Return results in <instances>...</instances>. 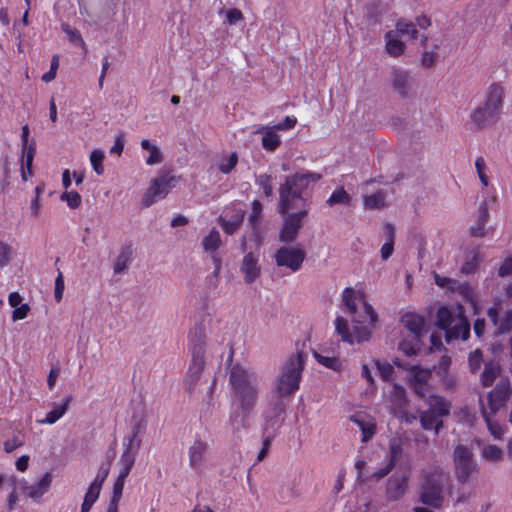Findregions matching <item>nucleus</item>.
Instances as JSON below:
<instances>
[{
    "mask_svg": "<svg viewBox=\"0 0 512 512\" xmlns=\"http://www.w3.org/2000/svg\"><path fill=\"white\" fill-rule=\"evenodd\" d=\"M344 311L348 318L338 316L335 319V331L341 340L350 345L370 340L378 315L366 301L364 295L353 288L342 293Z\"/></svg>",
    "mask_w": 512,
    "mask_h": 512,
    "instance_id": "nucleus-1",
    "label": "nucleus"
},
{
    "mask_svg": "<svg viewBox=\"0 0 512 512\" xmlns=\"http://www.w3.org/2000/svg\"><path fill=\"white\" fill-rule=\"evenodd\" d=\"M229 382L233 403L237 406L229 416V424L234 431H240L249 426V415L260 395L259 382L254 372L241 366H234L231 369Z\"/></svg>",
    "mask_w": 512,
    "mask_h": 512,
    "instance_id": "nucleus-2",
    "label": "nucleus"
},
{
    "mask_svg": "<svg viewBox=\"0 0 512 512\" xmlns=\"http://www.w3.org/2000/svg\"><path fill=\"white\" fill-rule=\"evenodd\" d=\"M322 175L312 171H301L286 178L285 183L280 186L279 211L281 214L287 213L296 208H304V199L301 194L309 188L310 185L321 179Z\"/></svg>",
    "mask_w": 512,
    "mask_h": 512,
    "instance_id": "nucleus-3",
    "label": "nucleus"
},
{
    "mask_svg": "<svg viewBox=\"0 0 512 512\" xmlns=\"http://www.w3.org/2000/svg\"><path fill=\"white\" fill-rule=\"evenodd\" d=\"M304 359L302 354L291 356L280 370L275 379L273 390L269 394L271 401H285L300 387Z\"/></svg>",
    "mask_w": 512,
    "mask_h": 512,
    "instance_id": "nucleus-4",
    "label": "nucleus"
},
{
    "mask_svg": "<svg viewBox=\"0 0 512 512\" xmlns=\"http://www.w3.org/2000/svg\"><path fill=\"white\" fill-rule=\"evenodd\" d=\"M505 87L500 83L490 84L484 94L482 102L471 112L472 122L479 127L494 124L500 117L504 106Z\"/></svg>",
    "mask_w": 512,
    "mask_h": 512,
    "instance_id": "nucleus-5",
    "label": "nucleus"
},
{
    "mask_svg": "<svg viewBox=\"0 0 512 512\" xmlns=\"http://www.w3.org/2000/svg\"><path fill=\"white\" fill-rule=\"evenodd\" d=\"M438 326L445 330L447 341L461 338L467 340L470 334V326L464 316L461 305L454 307H440L437 311Z\"/></svg>",
    "mask_w": 512,
    "mask_h": 512,
    "instance_id": "nucleus-6",
    "label": "nucleus"
},
{
    "mask_svg": "<svg viewBox=\"0 0 512 512\" xmlns=\"http://www.w3.org/2000/svg\"><path fill=\"white\" fill-rule=\"evenodd\" d=\"M195 337L196 334L194 335L193 332H190L189 340L192 361L183 380L185 388L189 393H194L205 378V345L201 337L199 339H195Z\"/></svg>",
    "mask_w": 512,
    "mask_h": 512,
    "instance_id": "nucleus-7",
    "label": "nucleus"
},
{
    "mask_svg": "<svg viewBox=\"0 0 512 512\" xmlns=\"http://www.w3.org/2000/svg\"><path fill=\"white\" fill-rule=\"evenodd\" d=\"M449 483V474L443 470L430 473L423 485L422 502L434 508H439L444 500L443 489Z\"/></svg>",
    "mask_w": 512,
    "mask_h": 512,
    "instance_id": "nucleus-8",
    "label": "nucleus"
},
{
    "mask_svg": "<svg viewBox=\"0 0 512 512\" xmlns=\"http://www.w3.org/2000/svg\"><path fill=\"white\" fill-rule=\"evenodd\" d=\"M52 482L53 474L51 472H45L33 483H29L25 478H18L15 475L7 478L9 487H19V491L34 502L41 501L42 497L50 490Z\"/></svg>",
    "mask_w": 512,
    "mask_h": 512,
    "instance_id": "nucleus-9",
    "label": "nucleus"
},
{
    "mask_svg": "<svg viewBox=\"0 0 512 512\" xmlns=\"http://www.w3.org/2000/svg\"><path fill=\"white\" fill-rule=\"evenodd\" d=\"M455 474L460 482H467L477 472V464L473 461L472 452L459 445L454 450Z\"/></svg>",
    "mask_w": 512,
    "mask_h": 512,
    "instance_id": "nucleus-10",
    "label": "nucleus"
},
{
    "mask_svg": "<svg viewBox=\"0 0 512 512\" xmlns=\"http://www.w3.org/2000/svg\"><path fill=\"white\" fill-rule=\"evenodd\" d=\"M176 178L165 174L154 178L143 196V205L151 206L153 203L164 199L174 186Z\"/></svg>",
    "mask_w": 512,
    "mask_h": 512,
    "instance_id": "nucleus-11",
    "label": "nucleus"
},
{
    "mask_svg": "<svg viewBox=\"0 0 512 512\" xmlns=\"http://www.w3.org/2000/svg\"><path fill=\"white\" fill-rule=\"evenodd\" d=\"M30 130L28 125H24L21 129V160L20 170L23 181L32 175V162L36 153V143L29 140Z\"/></svg>",
    "mask_w": 512,
    "mask_h": 512,
    "instance_id": "nucleus-12",
    "label": "nucleus"
},
{
    "mask_svg": "<svg viewBox=\"0 0 512 512\" xmlns=\"http://www.w3.org/2000/svg\"><path fill=\"white\" fill-rule=\"evenodd\" d=\"M305 256V251L298 246H284L277 250L275 261L278 266L297 272L302 267Z\"/></svg>",
    "mask_w": 512,
    "mask_h": 512,
    "instance_id": "nucleus-13",
    "label": "nucleus"
},
{
    "mask_svg": "<svg viewBox=\"0 0 512 512\" xmlns=\"http://www.w3.org/2000/svg\"><path fill=\"white\" fill-rule=\"evenodd\" d=\"M290 211L284 213L283 227L280 232V241L292 242L296 239L300 228L302 227V220L306 217L308 211L305 208H300V211L289 214Z\"/></svg>",
    "mask_w": 512,
    "mask_h": 512,
    "instance_id": "nucleus-14",
    "label": "nucleus"
},
{
    "mask_svg": "<svg viewBox=\"0 0 512 512\" xmlns=\"http://www.w3.org/2000/svg\"><path fill=\"white\" fill-rule=\"evenodd\" d=\"M285 402L283 401H271L269 398V407L263 413V431L264 435H272L275 430L279 428L283 421V414L285 412Z\"/></svg>",
    "mask_w": 512,
    "mask_h": 512,
    "instance_id": "nucleus-15",
    "label": "nucleus"
},
{
    "mask_svg": "<svg viewBox=\"0 0 512 512\" xmlns=\"http://www.w3.org/2000/svg\"><path fill=\"white\" fill-rule=\"evenodd\" d=\"M146 426L147 420L145 417L134 416L131 424V430L124 437L122 447L139 452L142 446V437L146 431Z\"/></svg>",
    "mask_w": 512,
    "mask_h": 512,
    "instance_id": "nucleus-16",
    "label": "nucleus"
},
{
    "mask_svg": "<svg viewBox=\"0 0 512 512\" xmlns=\"http://www.w3.org/2000/svg\"><path fill=\"white\" fill-rule=\"evenodd\" d=\"M430 377L431 371L429 369L420 366H411L407 369L408 382L415 393L421 397H424L427 392Z\"/></svg>",
    "mask_w": 512,
    "mask_h": 512,
    "instance_id": "nucleus-17",
    "label": "nucleus"
},
{
    "mask_svg": "<svg viewBox=\"0 0 512 512\" xmlns=\"http://www.w3.org/2000/svg\"><path fill=\"white\" fill-rule=\"evenodd\" d=\"M209 445L201 438H195L188 448L189 465L193 470L199 471L203 468L208 458Z\"/></svg>",
    "mask_w": 512,
    "mask_h": 512,
    "instance_id": "nucleus-18",
    "label": "nucleus"
},
{
    "mask_svg": "<svg viewBox=\"0 0 512 512\" xmlns=\"http://www.w3.org/2000/svg\"><path fill=\"white\" fill-rule=\"evenodd\" d=\"M349 419L360 429L362 442H368L373 438L377 429L376 420L373 416L364 412H358L351 415Z\"/></svg>",
    "mask_w": 512,
    "mask_h": 512,
    "instance_id": "nucleus-19",
    "label": "nucleus"
},
{
    "mask_svg": "<svg viewBox=\"0 0 512 512\" xmlns=\"http://www.w3.org/2000/svg\"><path fill=\"white\" fill-rule=\"evenodd\" d=\"M240 272L246 284H251L256 281L261 274L259 256L253 252L247 253L241 261Z\"/></svg>",
    "mask_w": 512,
    "mask_h": 512,
    "instance_id": "nucleus-20",
    "label": "nucleus"
},
{
    "mask_svg": "<svg viewBox=\"0 0 512 512\" xmlns=\"http://www.w3.org/2000/svg\"><path fill=\"white\" fill-rule=\"evenodd\" d=\"M385 52L394 58H398L404 55L406 51V44L402 40V37L397 34L394 30L388 31L385 36Z\"/></svg>",
    "mask_w": 512,
    "mask_h": 512,
    "instance_id": "nucleus-21",
    "label": "nucleus"
},
{
    "mask_svg": "<svg viewBox=\"0 0 512 512\" xmlns=\"http://www.w3.org/2000/svg\"><path fill=\"white\" fill-rule=\"evenodd\" d=\"M256 133L262 135L261 144L266 151H275L281 144V137L275 126H261Z\"/></svg>",
    "mask_w": 512,
    "mask_h": 512,
    "instance_id": "nucleus-22",
    "label": "nucleus"
},
{
    "mask_svg": "<svg viewBox=\"0 0 512 512\" xmlns=\"http://www.w3.org/2000/svg\"><path fill=\"white\" fill-rule=\"evenodd\" d=\"M401 322L411 336L422 337L426 333L424 318L419 314L407 312L402 316Z\"/></svg>",
    "mask_w": 512,
    "mask_h": 512,
    "instance_id": "nucleus-23",
    "label": "nucleus"
},
{
    "mask_svg": "<svg viewBox=\"0 0 512 512\" xmlns=\"http://www.w3.org/2000/svg\"><path fill=\"white\" fill-rule=\"evenodd\" d=\"M139 452L129 450L122 447V452L118 460V476L119 478L126 479L130 474Z\"/></svg>",
    "mask_w": 512,
    "mask_h": 512,
    "instance_id": "nucleus-24",
    "label": "nucleus"
},
{
    "mask_svg": "<svg viewBox=\"0 0 512 512\" xmlns=\"http://www.w3.org/2000/svg\"><path fill=\"white\" fill-rule=\"evenodd\" d=\"M140 145L142 150L146 151L148 154L145 158L146 165L153 166L163 162V153L155 141L142 139Z\"/></svg>",
    "mask_w": 512,
    "mask_h": 512,
    "instance_id": "nucleus-25",
    "label": "nucleus"
},
{
    "mask_svg": "<svg viewBox=\"0 0 512 512\" xmlns=\"http://www.w3.org/2000/svg\"><path fill=\"white\" fill-rule=\"evenodd\" d=\"M9 305L14 309L12 313L13 321H19L27 317L30 307L22 303V297L17 292H12L8 298Z\"/></svg>",
    "mask_w": 512,
    "mask_h": 512,
    "instance_id": "nucleus-26",
    "label": "nucleus"
},
{
    "mask_svg": "<svg viewBox=\"0 0 512 512\" xmlns=\"http://www.w3.org/2000/svg\"><path fill=\"white\" fill-rule=\"evenodd\" d=\"M499 310L497 307L488 310V316L500 332L512 331V311H506L502 317L498 318Z\"/></svg>",
    "mask_w": 512,
    "mask_h": 512,
    "instance_id": "nucleus-27",
    "label": "nucleus"
},
{
    "mask_svg": "<svg viewBox=\"0 0 512 512\" xmlns=\"http://www.w3.org/2000/svg\"><path fill=\"white\" fill-rule=\"evenodd\" d=\"M238 163L236 152H226L218 155L214 160V166L224 174H229Z\"/></svg>",
    "mask_w": 512,
    "mask_h": 512,
    "instance_id": "nucleus-28",
    "label": "nucleus"
},
{
    "mask_svg": "<svg viewBox=\"0 0 512 512\" xmlns=\"http://www.w3.org/2000/svg\"><path fill=\"white\" fill-rule=\"evenodd\" d=\"M71 398L67 397L63 403L56 405L50 412L47 413L43 419H37V423L40 425H52L61 419L68 410Z\"/></svg>",
    "mask_w": 512,
    "mask_h": 512,
    "instance_id": "nucleus-29",
    "label": "nucleus"
},
{
    "mask_svg": "<svg viewBox=\"0 0 512 512\" xmlns=\"http://www.w3.org/2000/svg\"><path fill=\"white\" fill-rule=\"evenodd\" d=\"M244 218V211L242 209H237L235 213L228 218L227 213L225 215L220 216L219 222L223 228V230L227 234L234 233L241 225Z\"/></svg>",
    "mask_w": 512,
    "mask_h": 512,
    "instance_id": "nucleus-30",
    "label": "nucleus"
},
{
    "mask_svg": "<svg viewBox=\"0 0 512 512\" xmlns=\"http://www.w3.org/2000/svg\"><path fill=\"white\" fill-rule=\"evenodd\" d=\"M440 418L441 417L437 416V414L434 413L431 409H428L421 414L420 422L425 430L434 429L435 433L438 434L443 425Z\"/></svg>",
    "mask_w": 512,
    "mask_h": 512,
    "instance_id": "nucleus-31",
    "label": "nucleus"
},
{
    "mask_svg": "<svg viewBox=\"0 0 512 512\" xmlns=\"http://www.w3.org/2000/svg\"><path fill=\"white\" fill-rule=\"evenodd\" d=\"M313 357L315 360L321 364L322 366L331 369L333 371H340L342 369V362L339 357L330 355L328 353H322V352H313Z\"/></svg>",
    "mask_w": 512,
    "mask_h": 512,
    "instance_id": "nucleus-32",
    "label": "nucleus"
},
{
    "mask_svg": "<svg viewBox=\"0 0 512 512\" xmlns=\"http://www.w3.org/2000/svg\"><path fill=\"white\" fill-rule=\"evenodd\" d=\"M389 397L391 401V410L394 414L405 405V390L402 386L393 384L389 390Z\"/></svg>",
    "mask_w": 512,
    "mask_h": 512,
    "instance_id": "nucleus-33",
    "label": "nucleus"
},
{
    "mask_svg": "<svg viewBox=\"0 0 512 512\" xmlns=\"http://www.w3.org/2000/svg\"><path fill=\"white\" fill-rule=\"evenodd\" d=\"M392 81L394 87L402 94L408 92L413 82L409 73L402 70L394 71Z\"/></svg>",
    "mask_w": 512,
    "mask_h": 512,
    "instance_id": "nucleus-34",
    "label": "nucleus"
},
{
    "mask_svg": "<svg viewBox=\"0 0 512 512\" xmlns=\"http://www.w3.org/2000/svg\"><path fill=\"white\" fill-rule=\"evenodd\" d=\"M407 478L406 477H395L391 478L388 482L387 493L392 499L400 498L406 490Z\"/></svg>",
    "mask_w": 512,
    "mask_h": 512,
    "instance_id": "nucleus-35",
    "label": "nucleus"
},
{
    "mask_svg": "<svg viewBox=\"0 0 512 512\" xmlns=\"http://www.w3.org/2000/svg\"><path fill=\"white\" fill-rule=\"evenodd\" d=\"M429 409L439 417L449 414L451 405L448 401L440 396H430L428 400Z\"/></svg>",
    "mask_w": 512,
    "mask_h": 512,
    "instance_id": "nucleus-36",
    "label": "nucleus"
},
{
    "mask_svg": "<svg viewBox=\"0 0 512 512\" xmlns=\"http://www.w3.org/2000/svg\"><path fill=\"white\" fill-rule=\"evenodd\" d=\"M421 338L410 334L399 343V349L407 356L415 355L420 349Z\"/></svg>",
    "mask_w": 512,
    "mask_h": 512,
    "instance_id": "nucleus-37",
    "label": "nucleus"
},
{
    "mask_svg": "<svg viewBox=\"0 0 512 512\" xmlns=\"http://www.w3.org/2000/svg\"><path fill=\"white\" fill-rule=\"evenodd\" d=\"M433 277H434L435 284L439 288H441L447 292H456V291H460L463 289L462 284L459 283L458 281H456L455 279L441 276L437 273H434Z\"/></svg>",
    "mask_w": 512,
    "mask_h": 512,
    "instance_id": "nucleus-38",
    "label": "nucleus"
},
{
    "mask_svg": "<svg viewBox=\"0 0 512 512\" xmlns=\"http://www.w3.org/2000/svg\"><path fill=\"white\" fill-rule=\"evenodd\" d=\"M385 229V234H386V242L382 245L381 247V258L383 260H387L393 253V250H394V235H395V231H394V227L387 223L384 227Z\"/></svg>",
    "mask_w": 512,
    "mask_h": 512,
    "instance_id": "nucleus-39",
    "label": "nucleus"
},
{
    "mask_svg": "<svg viewBox=\"0 0 512 512\" xmlns=\"http://www.w3.org/2000/svg\"><path fill=\"white\" fill-rule=\"evenodd\" d=\"M395 32L401 37L407 36L410 39H416L418 37V30L413 22L406 20H398L395 25Z\"/></svg>",
    "mask_w": 512,
    "mask_h": 512,
    "instance_id": "nucleus-40",
    "label": "nucleus"
},
{
    "mask_svg": "<svg viewBox=\"0 0 512 512\" xmlns=\"http://www.w3.org/2000/svg\"><path fill=\"white\" fill-rule=\"evenodd\" d=\"M351 203V196L344 190L343 187H339L333 191L331 196L327 200V204L330 206L341 204L348 206Z\"/></svg>",
    "mask_w": 512,
    "mask_h": 512,
    "instance_id": "nucleus-41",
    "label": "nucleus"
},
{
    "mask_svg": "<svg viewBox=\"0 0 512 512\" xmlns=\"http://www.w3.org/2000/svg\"><path fill=\"white\" fill-rule=\"evenodd\" d=\"M202 245L205 251L213 252L221 245L220 233L216 229H212L207 236L202 240Z\"/></svg>",
    "mask_w": 512,
    "mask_h": 512,
    "instance_id": "nucleus-42",
    "label": "nucleus"
},
{
    "mask_svg": "<svg viewBox=\"0 0 512 512\" xmlns=\"http://www.w3.org/2000/svg\"><path fill=\"white\" fill-rule=\"evenodd\" d=\"M487 403L489 406L488 411L491 414L495 413L497 410H499L505 403V397L502 393V391L499 390H493L491 391L487 396Z\"/></svg>",
    "mask_w": 512,
    "mask_h": 512,
    "instance_id": "nucleus-43",
    "label": "nucleus"
},
{
    "mask_svg": "<svg viewBox=\"0 0 512 512\" xmlns=\"http://www.w3.org/2000/svg\"><path fill=\"white\" fill-rule=\"evenodd\" d=\"M500 371L499 365L496 363H487L485 365L484 371L481 375V382L484 386H490L493 384L496 379L498 373Z\"/></svg>",
    "mask_w": 512,
    "mask_h": 512,
    "instance_id": "nucleus-44",
    "label": "nucleus"
},
{
    "mask_svg": "<svg viewBox=\"0 0 512 512\" xmlns=\"http://www.w3.org/2000/svg\"><path fill=\"white\" fill-rule=\"evenodd\" d=\"M105 158V153L101 149H94L90 153V163L97 175H102L104 173L103 160Z\"/></svg>",
    "mask_w": 512,
    "mask_h": 512,
    "instance_id": "nucleus-45",
    "label": "nucleus"
},
{
    "mask_svg": "<svg viewBox=\"0 0 512 512\" xmlns=\"http://www.w3.org/2000/svg\"><path fill=\"white\" fill-rule=\"evenodd\" d=\"M482 414H483V417L485 418L487 427H488L491 435L495 439H500L504 434L503 428L497 422H495L491 419V417H490L491 415L488 412L487 407H485L484 405H482Z\"/></svg>",
    "mask_w": 512,
    "mask_h": 512,
    "instance_id": "nucleus-46",
    "label": "nucleus"
},
{
    "mask_svg": "<svg viewBox=\"0 0 512 512\" xmlns=\"http://www.w3.org/2000/svg\"><path fill=\"white\" fill-rule=\"evenodd\" d=\"M364 205L365 208L369 210L383 208L385 205V195L382 192H376L374 194L365 196Z\"/></svg>",
    "mask_w": 512,
    "mask_h": 512,
    "instance_id": "nucleus-47",
    "label": "nucleus"
},
{
    "mask_svg": "<svg viewBox=\"0 0 512 512\" xmlns=\"http://www.w3.org/2000/svg\"><path fill=\"white\" fill-rule=\"evenodd\" d=\"M130 263H131V252L128 250L121 251L114 262V267H113L114 272L116 274L123 273L129 267Z\"/></svg>",
    "mask_w": 512,
    "mask_h": 512,
    "instance_id": "nucleus-48",
    "label": "nucleus"
},
{
    "mask_svg": "<svg viewBox=\"0 0 512 512\" xmlns=\"http://www.w3.org/2000/svg\"><path fill=\"white\" fill-rule=\"evenodd\" d=\"M475 168L481 184L487 187L490 184L489 168L482 157H478L475 161Z\"/></svg>",
    "mask_w": 512,
    "mask_h": 512,
    "instance_id": "nucleus-49",
    "label": "nucleus"
},
{
    "mask_svg": "<svg viewBox=\"0 0 512 512\" xmlns=\"http://www.w3.org/2000/svg\"><path fill=\"white\" fill-rule=\"evenodd\" d=\"M60 199L64 202H66L67 206L70 209H77L80 207L82 203V198L80 194L77 191L74 190H66L62 195L60 196Z\"/></svg>",
    "mask_w": 512,
    "mask_h": 512,
    "instance_id": "nucleus-50",
    "label": "nucleus"
},
{
    "mask_svg": "<svg viewBox=\"0 0 512 512\" xmlns=\"http://www.w3.org/2000/svg\"><path fill=\"white\" fill-rule=\"evenodd\" d=\"M62 30L67 35L70 42L80 47L85 46V42L76 28L71 27L69 24H62Z\"/></svg>",
    "mask_w": 512,
    "mask_h": 512,
    "instance_id": "nucleus-51",
    "label": "nucleus"
},
{
    "mask_svg": "<svg viewBox=\"0 0 512 512\" xmlns=\"http://www.w3.org/2000/svg\"><path fill=\"white\" fill-rule=\"evenodd\" d=\"M502 450L495 445H487L482 449V457L491 462H497L502 459Z\"/></svg>",
    "mask_w": 512,
    "mask_h": 512,
    "instance_id": "nucleus-52",
    "label": "nucleus"
},
{
    "mask_svg": "<svg viewBox=\"0 0 512 512\" xmlns=\"http://www.w3.org/2000/svg\"><path fill=\"white\" fill-rule=\"evenodd\" d=\"M488 212L483 210L475 225L470 229V232L475 237H483L485 235V224L487 222Z\"/></svg>",
    "mask_w": 512,
    "mask_h": 512,
    "instance_id": "nucleus-53",
    "label": "nucleus"
},
{
    "mask_svg": "<svg viewBox=\"0 0 512 512\" xmlns=\"http://www.w3.org/2000/svg\"><path fill=\"white\" fill-rule=\"evenodd\" d=\"M12 254V246L0 240V268L4 267L10 262Z\"/></svg>",
    "mask_w": 512,
    "mask_h": 512,
    "instance_id": "nucleus-54",
    "label": "nucleus"
},
{
    "mask_svg": "<svg viewBox=\"0 0 512 512\" xmlns=\"http://www.w3.org/2000/svg\"><path fill=\"white\" fill-rule=\"evenodd\" d=\"M65 290V282L62 272H59L54 283V299L57 303H60L63 299Z\"/></svg>",
    "mask_w": 512,
    "mask_h": 512,
    "instance_id": "nucleus-55",
    "label": "nucleus"
},
{
    "mask_svg": "<svg viewBox=\"0 0 512 512\" xmlns=\"http://www.w3.org/2000/svg\"><path fill=\"white\" fill-rule=\"evenodd\" d=\"M101 489L102 487L98 485V481H92L84 496V500L92 502L94 504L99 498Z\"/></svg>",
    "mask_w": 512,
    "mask_h": 512,
    "instance_id": "nucleus-56",
    "label": "nucleus"
},
{
    "mask_svg": "<svg viewBox=\"0 0 512 512\" xmlns=\"http://www.w3.org/2000/svg\"><path fill=\"white\" fill-rule=\"evenodd\" d=\"M58 67H59V58L57 55H54L51 60L50 69L48 72L43 74L42 80L46 83L53 81L56 77Z\"/></svg>",
    "mask_w": 512,
    "mask_h": 512,
    "instance_id": "nucleus-57",
    "label": "nucleus"
},
{
    "mask_svg": "<svg viewBox=\"0 0 512 512\" xmlns=\"http://www.w3.org/2000/svg\"><path fill=\"white\" fill-rule=\"evenodd\" d=\"M376 365H377L378 371L380 373V376L384 381L392 380L394 369L390 363L377 362Z\"/></svg>",
    "mask_w": 512,
    "mask_h": 512,
    "instance_id": "nucleus-58",
    "label": "nucleus"
},
{
    "mask_svg": "<svg viewBox=\"0 0 512 512\" xmlns=\"http://www.w3.org/2000/svg\"><path fill=\"white\" fill-rule=\"evenodd\" d=\"M24 438L21 435H15L12 439L4 442V450L7 453H11L19 447L24 445Z\"/></svg>",
    "mask_w": 512,
    "mask_h": 512,
    "instance_id": "nucleus-59",
    "label": "nucleus"
},
{
    "mask_svg": "<svg viewBox=\"0 0 512 512\" xmlns=\"http://www.w3.org/2000/svg\"><path fill=\"white\" fill-rule=\"evenodd\" d=\"M243 20V14L238 9H229L225 12V22L229 25H236Z\"/></svg>",
    "mask_w": 512,
    "mask_h": 512,
    "instance_id": "nucleus-60",
    "label": "nucleus"
},
{
    "mask_svg": "<svg viewBox=\"0 0 512 512\" xmlns=\"http://www.w3.org/2000/svg\"><path fill=\"white\" fill-rule=\"evenodd\" d=\"M125 480L126 479H124V478H119V477L116 478L114 485H113V493H112V497H114V502H119L121 500L124 485H125Z\"/></svg>",
    "mask_w": 512,
    "mask_h": 512,
    "instance_id": "nucleus-61",
    "label": "nucleus"
},
{
    "mask_svg": "<svg viewBox=\"0 0 512 512\" xmlns=\"http://www.w3.org/2000/svg\"><path fill=\"white\" fill-rule=\"evenodd\" d=\"M482 363V353L480 350H475L469 356V366L472 372L477 371Z\"/></svg>",
    "mask_w": 512,
    "mask_h": 512,
    "instance_id": "nucleus-62",
    "label": "nucleus"
},
{
    "mask_svg": "<svg viewBox=\"0 0 512 512\" xmlns=\"http://www.w3.org/2000/svg\"><path fill=\"white\" fill-rule=\"evenodd\" d=\"M40 193L41 189L39 187H36L35 189V198L31 201L30 204V211L32 217H38L41 211V204H40Z\"/></svg>",
    "mask_w": 512,
    "mask_h": 512,
    "instance_id": "nucleus-63",
    "label": "nucleus"
},
{
    "mask_svg": "<svg viewBox=\"0 0 512 512\" xmlns=\"http://www.w3.org/2000/svg\"><path fill=\"white\" fill-rule=\"evenodd\" d=\"M258 184L261 186V188L266 196L272 195L273 187L270 183V176L260 175L258 178Z\"/></svg>",
    "mask_w": 512,
    "mask_h": 512,
    "instance_id": "nucleus-64",
    "label": "nucleus"
}]
</instances>
